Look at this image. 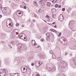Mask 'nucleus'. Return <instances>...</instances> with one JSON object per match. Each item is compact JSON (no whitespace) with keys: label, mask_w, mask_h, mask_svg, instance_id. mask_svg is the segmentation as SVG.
I'll use <instances>...</instances> for the list:
<instances>
[{"label":"nucleus","mask_w":76,"mask_h":76,"mask_svg":"<svg viewBox=\"0 0 76 76\" xmlns=\"http://www.w3.org/2000/svg\"><path fill=\"white\" fill-rule=\"evenodd\" d=\"M19 73H16L14 74H13L14 76H18Z\"/></svg>","instance_id":"nucleus-15"},{"label":"nucleus","mask_w":76,"mask_h":76,"mask_svg":"<svg viewBox=\"0 0 76 76\" xmlns=\"http://www.w3.org/2000/svg\"><path fill=\"white\" fill-rule=\"evenodd\" d=\"M21 26H22V27H24V25H22Z\"/></svg>","instance_id":"nucleus-50"},{"label":"nucleus","mask_w":76,"mask_h":76,"mask_svg":"<svg viewBox=\"0 0 76 76\" xmlns=\"http://www.w3.org/2000/svg\"><path fill=\"white\" fill-rule=\"evenodd\" d=\"M44 41V39H41V42H43V41Z\"/></svg>","instance_id":"nucleus-34"},{"label":"nucleus","mask_w":76,"mask_h":76,"mask_svg":"<svg viewBox=\"0 0 76 76\" xmlns=\"http://www.w3.org/2000/svg\"><path fill=\"white\" fill-rule=\"evenodd\" d=\"M53 30H54V29L51 28L50 29V31H52V32H53Z\"/></svg>","instance_id":"nucleus-38"},{"label":"nucleus","mask_w":76,"mask_h":76,"mask_svg":"<svg viewBox=\"0 0 76 76\" xmlns=\"http://www.w3.org/2000/svg\"><path fill=\"white\" fill-rule=\"evenodd\" d=\"M58 60V61H60V60H61V58L60 57L59 58H58V59H57Z\"/></svg>","instance_id":"nucleus-22"},{"label":"nucleus","mask_w":76,"mask_h":76,"mask_svg":"<svg viewBox=\"0 0 76 76\" xmlns=\"http://www.w3.org/2000/svg\"><path fill=\"white\" fill-rule=\"evenodd\" d=\"M33 42H35V40H32V41H31L32 44V45H33V46H34V45H33V44H34V43H33Z\"/></svg>","instance_id":"nucleus-20"},{"label":"nucleus","mask_w":76,"mask_h":76,"mask_svg":"<svg viewBox=\"0 0 76 76\" xmlns=\"http://www.w3.org/2000/svg\"><path fill=\"white\" fill-rule=\"evenodd\" d=\"M54 28H57V26L56 25L54 26Z\"/></svg>","instance_id":"nucleus-44"},{"label":"nucleus","mask_w":76,"mask_h":76,"mask_svg":"<svg viewBox=\"0 0 76 76\" xmlns=\"http://www.w3.org/2000/svg\"><path fill=\"white\" fill-rule=\"evenodd\" d=\"M13 31L14 32H16V35H18V34H19V33L18 32V30L17 29H16L13 30Z\"/></svg>","instance_id":"nucleus-12"},{"label":"nucleus","mask_w":76,"mask_h":76,"mask_svg":"<svg viewBox=\"0 0 76 76\" xmlns=\"http://www.w3.org/2000/svg\"><path fill=\"white\" fill-rule=\"evenodd\" d=\"M48 24H49V25H51V24H49V23H48Z\"/></svg>","instance_id":"nucleus-61"},{"label":"nucleus","mask_w":76,"mask_h":76,"mask_svg":"<svg viewBox=\"0 0 76 76\" xmlns=\"http://www.w3.org/2000/svg\"><path fill=\"white\" fill-rule=\"evenodd\" d=\"M19 38H20V39H23V38H22V36H20V37H19Z\"/></svg>","instance_id":"nucleus-28"},{"label":"nucleus","mask_w":76,"mask_h":76,"mask_svg":"<svg viewBox=\"0 0 76 76\" xmlns=\"http://www.w3.org/2000/svg\"><path fill=\"white\" fill-rule=\"evenodd\" d=\"M55 30L53 29V31H52V32H54Z\"/></svg>","instance_id":"nucleus-55"},{"label":"nucleus","mask_w":76,"mask_h":76,"mask_svg":"<svg viewBox=\"0 0 76 76\" xmlns=\"http://www.w3.org/2000/svg\"><path fill=\"white\" fill-rule=\"evenodd\" d=\"M33 22H35V20H33Z\"/></svg>","instance_id":"nucleus-52"},{"label":"nucleus","mask_w":76,"mask_h":76,"mask_svg":"<svg viewBox=\"0 0 76 76\" xmlns=\"http://www.w3.org/2000/svg\"><path fill=\"white\" fill-rule=\"evenodd\" d=\"M54 32H55L56 33H57V31H56V30H55L54 31Z\"/></svg>","instance_id":"nucleus-40"},{"label":"nucleus","mask_w":76,"mask_h":76,"mask_svg":"<svg viewBox=\"0 0 76 76\" xmlns=\"http://www.w3.org/2000/svg\"><path fill=\"white\" fill-rule=\"evenodd\" d=\"M54 16H55V15L54 14H53V15H52V18H54Z\"/></svg>","instance_id":"nucleus-30"},{"label":"nucleus","mask_w":76,"mask_h":76,"mask_svg":"<svg viewBox=\"0 0 76 76\" xmlns=\"http://www.w3.org/2000/svg\"><path fill=\"white\" fill-rule=\"evenodd\" d=\"M67 64L64 62L61 61L59 64V66L61 68H65L66 67Z\"/></svg>","instance_id":"nucleus-2"},{"label":"nucleus","mask_w":76,"mask_h":76,"mask_svg":"<svg viewBox=\"0 0 76 76\" xmlns=\"http://www.w3.org/2000/svg\"><path fill=\"white\" fill-rule=\"evenodd\" d=\"M54 23H56L54 22V23H52V25H53V24H54Z\"/></svg>","instance_id":"nucleus-51"},{"label":"nucleus","mask_w":76,"mask_h":76,"mask_svg":"<svg viewBox=\"0 0 76 76\" xmlns=\"http://www.w3.org/2000/svg\"><path fill=\"white\" fill-rule=\"evenodd\" d=\"M46 69L48 71H50V72H51L53 73L54 72L56 71V68L51 67V68L50 67L47 66L46 67Z\"/></svg>","instance_id":"nucleus-3"},{"label":"nucleus","mask_w":76,"mask_h":76,"mask_svg":"<svg viewBox=\"0 0 76 76\" xmlns=\"http://www.w3.org/2000/svg\"><path fill=\"white\" fill-rule=\"evenodd\" d=\"M6 9V7L4 8H1V10L2 12L4 13H7V11Z\"/></svg>","instance_id":"nucleus-9"},{"label":"nucleus","mask_w":76,"mask_h":76,"mask_svg":"<svg viewBox=\"0 0 76 76\" xmlns=\"http://www.w3.org/2000/svg\"><path fill=\"white\" fill-rule=\"evenodd\" d=\"M44 2H47V0H44Z\"/></svg>","instance_id":"nucleus-42"},{"label":"nucleus","mask_w":76,"mask_h":76,"mask_svg":"<svg viewBox=\"0 0 76 76\" xmlns=\"http://www.w3.org/2000/svg\"><path fill=\"white\" fill-rule=\"evenodd\" d=\"M50 54H52V53H53V52H52V51H50Z\"/></svg>","instance_id":"nucleus-41"},{"label":"nucleus","mask_w":76,"mask_h":76,"mask_svg":"<svg viewBox=\"0 0 76 76\" xmlns=\"http://www.w3.org/2000/svg\"><path fill=\"white\" fill-rule=\"evenodd\" d=\"M23 5H21L20 6V7L21 8H23Z\"/></svg>","instance_id":"nucleus-36"},{"label":"nucleus","mask_w":76,"mask_h":76,"mask_svg":"<svg viewBox=\"0 0 76 76\" xmlns=\"http://www.w3.org/2000/svg\"><path fill=\"white\" fill-rule=\"evenodd\" d=\"M43 4L44 6L45 5V4L44 3H43Z\"/></svg>","instance_id":"nucleus-59"},{"label":"nucleus","mask_w":76,"mask_h":76,"mask_svg":"<svg viewBox=\"0 0 76 76\" xmlns=\"http://www.w3.org/2000/svg\"><path fill=\"white\" fill-rule=\"evenodd\" d=\"M45 22L46 23H47V21H45Z\"/></svg>","instance_id":"nucleus-60"},{"label":"nucleus","mask_w":76,"mask_h":76,"mask_svg":"<svg viewBox=\"0 0 76 76\" xmlns=\"http://www.w3.org/2000/svg\"><path fill=\"white\" fill-rule=\"evenodd\" d=\"M2 17V15H0V18H1Z\"/></svg>","instance_id":"nucleus-49"},{"label":"nucleus","mask_w":76,"mask_h":76,"mask_svg":"<svg viewBox=\"0 0 76 76\" xmlns=\"http://www.w3.org/2000/svg\"><path fill=\"white\" fill-rule=\"evenodd\" d=\"M69 25H70V23H69Z\"/></svg>","instance_id":"nucleus-62"},{"label":"nucleus","mask_w":76,"mask_h":76,"mask_svg":"<svg viewBox=\"0 0 76 76\" xmlns=\"http://www.w3.org/2000/svg\"><path fill=\"white\" fill-rule=\"evenodd\" d=\"M39 64L40 66L41 65V63H39Z\"/></svg>","instance_id":"nucleus-56"},{"label":"nucleus","mask_w":76,"mask_h":76,"mask_svg":"<svg viewBox=\"0 0 76 76\" xmlns=\"http://www.w3.org/2000/svg\"><path fill=\"white\" fill-rule=\"evenodd\" d=\"M56 11V9H53L51 10V11L53 12H54Z\"/></svg>","instance_id":"nucleus-19"},{"label":"nucleus","mask_w":76,"mask_h":76,"mask_svg":"<svg viewBox=\"0 0 76 76\" xmlns=\"http://www.w3.org/2000/svg\"><path fill=\"white\" fill-rule=\"evenodd\" d=\"M46 35L47 36V37H48V36L50 35V34L48 33H47L46 34Z\"/></svg>","instance_id":"nucleus-24"},{"label":"nucleus","mask_w":76,"mask_h":76,"mask_svg":"<svg viewBox=\"0 0 76 76\" xmlns=\"http://www.w3.org/2000/svg\"><path fill=\"white\" fill-rule=\"evenodd\" d=\"M55 57L54 58H53V57H52V58H56V56L54 55Z\"/></svg>","instance_id":"nucleus-39"},{"label":"nucleus","mask_w":76,"mask_h":76,"mask_svg":"<svg viewBox=\"0 0 76 76\" xmlns=\"http://www.w3.org/2000/svg\"><path fill=\"white\" fill-rule=\"evenodd\" d=\"M6 73L5 72V70H4V69H0V76H4L5 75Z\"/></svg>","instance_id":"nucleus-5"},{"label":"nucleus","mask_w":76,"mask_h":76,"mask_svg":"<svg viewBox=\"0 0 76 76\" xmlns=\"http://www.w3.org/2000/svg\"><path fill=\"white\" fill-rule=\"evenodd\" d=\"M21 71L22 73H26L27 71V68L26 67H24L23 66H22L21 68Z\"/></svg>","instance_id":"nucleus-6"},{"label":"nucleus","mask_w":76,"mask_h":76,"mask_svg":"<svg viewBox=\"0 0 76 76\" xmlns=\"http://www.w3.org/2000/svg\"><path fill=\"white\" fill-rule=\"evenodd\" d=\"M51 5V3L50 2H48L47 3V5L49 7Z\"/></svg>","instance_id":"nucleus-16"},{"label":"nucleus","mask_w":76,"mask_h":76,"mask_svg":"<svg viewBox=\"0 0 76 76\" xmlns=\"http://www.w3.org/2000/svg\"><path fill=\"white\" fill-rule=\"evenodd\" d=\"M23 40H24V41H26L27 40V38H26V37H24Z\"/></svg>","instance_id":"nucleus-21"},{"label":"nucleus","mask_w":76,"mask_h":76,"mask_svg":"<svg viewBox=\"0 0 76 76\" xmlns=\"http://www.w3.org/2000/svg\"><path fill=\"white\" fill-rule=\"evenodd\" d=\"M16 32H13L12 33V36L13 38H14L15 37H16Z\"/></svg>","instance_id":"nucleus-11"},{"label":"nucleus","mask_w":76,"mask_h":76,"mask_svg":"<svg viewBox=\"0 0 76 76\" xmlns=\"http://www.w3.org/2000/svg\"><path fill=\"white\" fill-rule=\"evenodd\" d=\"M10 75H11V76H14V74H11Z\"/></svg>","instance_id":"nucleus-37"},{"label":"nucleus","mask_w":76,"mask_h":76,"mask_svg":"<svg viewBox=\"0 0 76 76\" xmlns=\"http://www.w3.org/2000/svg\"><path fill=\"white\" fill-rule=\"evenodd\" d=\"M42 64V63H41V64Z\"/></svg>","instance_id":"nucleus-63"},{"label":"nucleus","mask_w":76,"mask_h":76,"mask_svg":"<svg viewBox=\"0 0 76 76\" xmlns=\"http://www.w3.org/2000/svg\"><path fill=\"white\" fill-rule=\"evenodd\" d=\"M8 45L9 46V47H10V48H12V46H11L10 45Z\"/></svg>","instance_id":"nucleus-32"},{"label":"nucleus","mask_w":76,"mask_h":76,"mask_svg":"<svg viewBox=\"0 0 76 76\" xmlns=\"http://www.w3.org/2000/svg\"><path fill=\"white\" fill-rule=\"evenodd\" d=\"M36 44L37 43H34L33 44L34 45V47H35V48H38V47H39V46H36Z\"/></svg>","instance_id":"nucleus-14"},{"label":"nucleus","mask_w":76,"mask_h":76,"mask_svg":"<svg viewBox=\"0 0 76 76\" xmlns=\"http://www.w3.org/2000/svg\"><path fill=\"white\" fill-rule=\"evenodd\" d=\"M52 7H53V6H54V5H51Z\"/></svg>","instance_id":"nucleus-53"},{"label":"nucleus","mask_w":76,"mask_h":76,"mask_svg":"<svg viewBox=\"0 0 76 76\" xmlns=\"http://www.w3.org/2000/svg\"><path fill=\"white\" fill-rule=\"evenodd\" d=\"M55 7H58V4H56L55 5Z\"/></svg>","instance_id":"nucleus-25"},{"label":"nucleus","mask_w":76,"mask_h":76,"mask_svg":"<svg viewBox=\"0 0 76 76\" xmlns=\"http://www.w3.org/2000/svg\"><path fill=\"white\" fill-rule=\"evenodd\" d=\"M31 65H32V66H34V63H32L31 64Z\"/></svg>","instance_id":"nucleus-46"},{"label":"nucleus","mask_w":76,"mask_h":76,"mask_svg":"<svg viewBox=\"0 0 76 76\" xmlns=\"http://www.w3.org/2000/svg\"><path fill=\"white\" fill-rule=\"evenodd\" d=\"M34 6H35L37 7H38V4H37V2H34Z\"/></svg>","instance_id":"nucleus-13"},{"label":"nucleus","mask_w":76,"mask_h":76,"mask_svg":"<svg viewBox=\"0 0 76 76\" xmlns=\"http://www.w3.org/2000/svg\"><path fill=\"white\" fill-rule=\"evenodd\" d=\"M34 16H35V18H36V16H37L36 15H34Z\"/></svg>","instance_id":"nucleus-54"},{"label":"nucleus","mask_w":76,"mask_h":76,"mask_svg":"<svg viewBox=\"0 0 76 76\" xmlns=\"http://www.w3.org/2000/svg\"><path fill=\"white\" fill-rule=\"evenodd\" d=\"M19 23H17L16 24V26H19Z\"/></svg>","instance_id":"nucleus-26"},{"label":"nucleus","mask_w":76,"mask_h":76,"mask_svg":"<svg viewBox=\"0 0 76 76\" xmlns=\"http://www.w3.org/2000/svg\"><path fill=\"white\" fill-rule=\"evenodd\" d=\"M55 1L54 0H53L52 1V2H53V3H55V2H54Z\"/></svg>","instance_id":"nucleus-48"},{"label":"nucleus","mask_w":76,"mask_h":76,"mask_svg":"<svg viewBox=\"0 0 76 76\" xmlns=\"http://www.w3.org/2000/svg\"><path fill=\"white\" fill-rule=\"evenodd\" d=\"M38 12H41V9L40 8L39 10H38Z\"/></svg>","instance_id":"nucleus-35"},{"label":"nucleus","mask_w":76,"mask_h":76,"mask_svg":"<svg viewBox=\"0 0 76 76\" xmlns=\"http://www.w3.org/2000/svg\"><path fill=\"white\" fill-rule=\"evenodd\" d=\"M46 18H49V16L48 15H47L46 16Z\"/></svg>","instance_id":"nucleus-31"},{"label":"nucleus","mask_w":76,"mask_h":76,"mask_svg":"<svg viewBox=\"0 0 76 76\" xmlns=\"http://www.w3.org/2000/svg\"><path fill=\"white\" fill-rule=\"evenodd\" d=\"M61 7V5H59L58 7V8H60Z\"/></svg>","instance_id":"nucleus-33"},{"label":"nucleus","mask_w":76,"mask_h":76,"mask_svg":"<svg viewBox=\"0 0 76 76\" xmlns=\"http://www.w3.org/2000/svg\"><path fill=\"white\" fill-rule=\"evenodd\" d=\"M9 3H11V1H9Z\"/></svg>","instance_id":"nucleus-58"},{"label":"nucleus","mask_w":76,"mask_h":76,"mask_svg":"<svg viewBox=\"0 0 76 76\" xmlns=\"http://www.w3.org/2000/svg\"><path fill=\"white\" fill-rule=\"evenodd\" d=\"M23 34H24L23 33L20 34L19 36V38H20V37H21V36H23Z\"/></svg>","instance_id":"nucleus-17"},{"label":"nucleus","mask_w":76,"mask_h":76,"mask_svg":"<svg viewBox=\"0 0 76 76\" xmlns=\"http://www.w3.org/2000/svg\"><path fill=\"white\" fill-rule=\"evenodd\" d=\"M63 18V15L62 14L60 15L58 17V19L61 22H62L64 20V18Z\"/></svg>","instance_id":"nucleus-7"},{"label":"nucleus","mask_w":76,"mask_h":76,"mask_svg":"<svg viewBox=\"0 0 76 76\" xmlns=\"http://www.w3.org/2000/svg\"><path fill=\"white\" fill-rule=\"evenodd\" d=\"M22 44L20 43H19L18 45H17L18 48H17V50L19 51H20V49L21 47H22Z\"/></svg>","instance_id":"nucleus-8"},{"label":"nucleus","mask_w":76,"mask_h":76,"mask_svg":"<svg viewBox=\"0 0 76 76\" xmlns=\"http://www.w3.org/2000/svg\"><path fill=\"white\" fill-rule=\"evenodd\" d=\"M67 54H68V53H67L66 52L65 53V56H66V55H67Z\"/></svg>","instance_id":"nucleus-43"},{"label":"nucleus","mask_w":76,"mask_h":76,"mask_svg":"<svg viewBox=\"0 0 76 76\" xmlns=\"http://www.w3.org/2000/svg\"><path fill=\"white\" fill-rule=\"evenodd\" d=\"M34 42H33V43H34Z\"/></svg>","instance_id":"nucleus-64"},{"label":"nucleus","mask_w":76,"mask_h":76,"mask_svg":"<svg viewBox=\"0 0 76 76\" xmlns=\"http://www.w3.org/2000/svg\"><path fill=\"white\" fill-rule=\"evenodd\" d=\"M11 19H9L6 22V25L8 28H12L13 26V23L12 22Z\"/></svg>","instance_id":"nucleus-1"},{"label":"nucleus","mask_w":76,"mask_h":76,"mask_svg":"<svg viewBox=\"0 0 76 76\" xmlns=\"http://www.w3.org/2000/svg\"><path fill=\"white\" fill-rule=\"evenodd\" d=\"M71 54V55H70V56H72V54Z\"/></svg>","instance_id":"nucleus-57"},{"label":"nucleus","mask_w":76,"mask_h":76,"mask_svg":"<svg viewBox=\"0 0 76 76\" xmlns=\"http://www.w3.org/2000/svg\"><path fill=\"white\" fill-rule=\"evenodd\" d=\"M1 7H2V5H1V4H0V8H1Z\"/></svg>","instance_id":"nucleus-47"},{"label":"nucleus","mask_w":76,"mask_h":76,"mask_svg":"<svg viewBox=\"0 0 76 76\" xmlns=\"http://www.w3.org/2000/svg\"><path fill=\"white\" fill-rule=\"evenodd\" d=\"M61 33L60 32V33H59V34H58V37H60V36H61Z\"/></svg>","instance_id":"nucleus-23"},{"label":"nucleus","mask_w":76,"mask_h":76,"mask_svg":"<svg viewBox=\"0 0 76 76\" xmlns=\"http://www.w3.org/2000/svg\"><path fill=\"white\" fill-rule=\"evenodd\" d=\"M42 0H41L40 1H39V3L40 4H42Z\"/></svg>","instance_id":"nucleus-18"},{"label":"nucleus","mask_w":76,"mask_h":76,"mask_svg":"<svg viewBox=\"0 0 76 76\" xmlns=\"http://www.w3.org/2000/svg\"><path fill=\"white\" fill-rule=\"evenodd\" d=\"M38 56L39 57H40V58H45V57H46V56L44 55L43 56L41 55V54L39 53L38 54Z\"/></svg>","instance_id":"nucleus-10"},{"label":"nucleus","mask_w":76,"mask_h":76,"mask_svg":"<svg viewBox=\"0 0 76 76\" xmlns=\"http://www.w3.org/2000/svg\"><path fill=\"white\" fill-rule=\"evenodd\" d=\"M17 15L18 16H19V17H21L23 15V14L22 11H17Z\"/></svg>","instance_id":"nucleus-4"},{"label":"nucleus","mask_w":76,"mask_h":76,"mask_svg":"<svg viewBox=\"0 0 76 76\" xmlns=\"http://www.w3.org/2000/svg\"><path fill=\"white\" fill-rule=\"evenodd\" d=\"M62 10V11H64V10H65V8H63Z\"/></svg>","instance_id":"nucleus-29"},{"label":"nucleus","mask_w":76,"mask_h":76,"mask_svg":"<svg viewBox=\"0 0 76 76\" xmlns=\"http://www.w3.org/2000/svg\"><path fill=\"white\" fill-rule=\"evenodd\" d=\"M23 7L25 9H26V8H27V7H26V6H24Z\"/></svg>","instance_id":"nucleus-27"},{"label":"nucleus","mask_w":76,"mask_h":76,"mask_svg":"<svg viewBox=\"0 0 76 76\" xmlns=\"http://www.w3.org/2000/svg\"><path fill=\"white\" fill-rule=\"evenodd\" d=\"M55 1V3H56V1H57V0H54Z\"/></svg>","instance_id":"nucleus-45"}]
</instances>
